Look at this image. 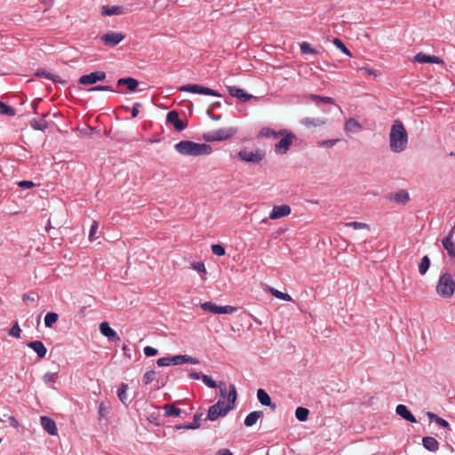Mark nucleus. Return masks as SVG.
<instances>
[{"label":"nucleus","instance_id":"4c0bfd02","mask_svg":"<svg viewBox=\"0 0 455 455\" xmlns=\"http://www.w3.org/2000/svg\"><path fill=\"white\" fill-rule=\"evenodd\" d=\"M309 414L308 409L298 407L295 411V417L299 421L304 422L307 419Z\"/></svg>","mask_w":455,"mask_h":455},{"label":"nucleus","instance_id":"dca6fc26","mask_svg":"<svg viewBox=\"0 0 455 455\" xmlns=\"http://www.w3.org/2000/svg\"><path fill=\"white\" fill-rule=\"evenodd\" d=\"M414 61L419 63H435V64H443V61L437 56L435 55H427L424 52H419L414 56Z\"/></svg>","mask_w":455,"mask_h":455},{"label":"nucleus","instance_id":"6ab92c4d","mask_svg":"<svg viewBox=\"0 0 455 455\" xmlns=\"http://www.w3.org/2000/svg\"><path fill=\"white\" fill-rule=\"evenodd\" d=\"M395 412L401 418L411 423H416L417 419L414 415L408 410L404 404H398L395 408Z\"/></svg>","mask_w":455,"mask_h":455},{"label":"nucleus","instance_id":"473e14b6","mask_svg":"<svg viewBox=\"0 0 455 455\" xmlns=\"http://www.w3.org/2000/svg\"><path fill=\"white\" fill-rule=\"evenodd\" d=\"M442 244L451 258H455V243L450 237H444Z\"/></svg>","mask_w":455,"mask_h":455},{"label":"nucleus","instance_id":"f8f14e48","mask_svg":"<svg viewBox=\"0 0 455 455\" xmlns=\"http://www.w3.org/2000/svg\"><path fill=\"white\" fill-rule=\"evenodd\" d=\"M101 41L108 46H116L124 39V35L119 32L109 31L101 36Z\"/></svg>","mask_w":455,"mask_h":455},{"label":"nucleus","instance_id":"1a4fd4ad","mask_svg":"<svg viewBox=\"0 0 455 455\" xmlns=\"http://www.w3.org/2000/svg\"><path fill=\"white\" fill-rule=\"evenodd\" d=\"M106 73L104 71H94L88 75H83L78 79V84L81 85H92L98 82L106 79Z\"/></svg>","mask_w":455,"mask_h":455},{"label":"nucleus","instance_id":"9d476101","mask_svg":"<svg viewBox=\"0 0 455 455\" xmlns=\"http://www.w3.org/2000/svg\"><path fill=\"white\" fill-rule=\"evenodd\" d=\"M224 401L220 399L215 404L212 405L209 410L205 420L214 421L219 417L226 416L229 411H226V407H222Z\"/></svg>","mask_w":455,"mask_h":455},{"label":"nucleus","instance_id":"f03ea898","mask_svg":"<svg viewBox=\"0 0 455 455\" xmlns=\"http://www.w3.org/2000/svg\"><path fill=\"white\" fill-rule=\"evenodd\" d=\"M175 150L182 156H199L210 155L212 148L205 143L181 140L174 145Z\"/></svg>","mask_w":455,"mask_h":455},{"label":"nucleus","instance_id":"a211bd4d","mask_svg":"<svg viewBox=\"0 0 455 455\" xmlns=\"http://www.w3.org/2000/svg\"><path fill=\"white\" fill-rule=\"evenodd\" d=\"M257 398L262 405L268 406L271 409V411H275L276 409V404L272 403L271 397L266 392V390L262 388L258 389Z\"/></svg>","mask_w":455,"mask_h":455},{"label":"nucleus","instance_id":"39448f33","mask_svg":"<svg viewBox=\"0 0 455 455\" xmlns=\"http://www.w3.org/2000/svg\"><path fill=\"white\" fill-rule=\"evenodd\" d=\"M179 91L196 94L211 95L215 97L222 96L218 91L205 87L198 84H188L182 85L179 88Z\"/></svg>","mask_w":455,"mask_h":455},{"label":"nucleus","instance_id":"338daca9","mask_svg":"<svg viewBox=\"0 0 455 455\" xmlns=\"http://www.w3.org/2000/svg\"><path fill=\"white\" fill-rule=\"evenodd\" d=\"M215 455H233V453L228 449H220Z\"/></svg>","mask_w":455,"mask_h":455},{"label":"nucleus","instance_id":"e2e57ef3","mask_svg":"<svg viewBox=\"0 0 455 455\" xmlns=\"http://www.w3.org/2000/svg\"><path fill=\"white\" fill-rule=\"evenodd\" d=\"M97 228H98V224L96 222H93V224L92 225L91 229H90V234H89L90 240L94 239V235L97 231Z\"/></svg>","mask_w":455,"mask_h":455},{"label":"nucleus","instance_id":"7c9ffc66","mask_svg":"<svg viewBox=\"0 0 455 455\" xmlns=\"http://www.w3.org/2000/svg\"><path fill=\"white\" fill-rule=\"evenodd\" d=\"M49 115V113L44 115L43 118L39 119H32L30 121V126L36 131H42L44 132L48 127L47 122L44 120V117H46Z\"/></svg>","mask_w":455,"mask_h":455},{"label":"nucleus","instance_id":"ea45409f","mask_svg":"<svg viewBox=\"0 0 455 455\" xmlns=\"http://www.w3.org/2000/svg\"><path fill=\"white\" fill-rule=\"evenodd\" d=\"M165 415L168 417H177L180 415L181 410L173 404L164 405Z\"/></svg>","mask_w":455,"mask_h":455},{"label":"nucleus","instance_id":"412c9836","mask_svg":"<svg viewBox=\"0 0 455 455\" xmlns=\"http://www.w3.org/2000/svg\"><path fill=\"white\" fill-rule=\"evenodd\" d=\"M117 86H126L130 92H135L139 86V81L133 77H124L117 79Z\"/></svg>","mask_w":455,"mask_h":455},{"label":"nucleus","instance_id":"864d4df0","mask_svg":"<svg viewBox=\"0 0 455 455\" xmlns=\"http://www.w3.org/2000/svg\"><path fill=\"white\" fill-rule=\"evenodd\" d=\"M212 251L217 256H224L226 253V250L221 244L212 245Z\"/></svg>","mask_w":455,"mask_h":455},{"label":"nucleus","instance_id":"774afa93","mask_svg":"<svg viewBox=\"0 0 455 455\" xmlns=\"http://www.w3.org/2000/svg\"><path fill=\"white\" fill-rule=\"evenodd\" d=\"M188 376H189V378H190L191 379H202V375H201L200 373H198V372H194V371H192V372H190V373H189V375H188Z\"/></svg>","mask_w":455,"mask_h":455},{"label":"nucleus","instance_id":"79ce46f5","mask_svg":"<svg viewBox=\"0 0 455 455\" xmlns=\"http://www.w3.org/2000/svg\"><path fill=\"white\" fill-rule=\"evenodd\" d=\"M0 114L5 115L8 116H15L16 111L12 107L7 105L6 103H4L3 101H0Z\"/></svg>","mask_w":455,"mask_h":455},{"label":"nucleus","instance_id":"0e129e2a","mask_svg":"<svg viewBox=\"0 0 455 455\" xmlns=\"http://www.w3.org/2000/svg\"><path fill=\"white\" fill-rule=\"evenodd\" d=\"M219 387H220V395L225 398L226 397V393H227V385L225 382H220L219 384Z\"/></svg>","mask_w":455,"mask_h":455},{"label":"nucleus","instance_id":"603ef678","mask_svg":"<svg viewBox=\"0 0 455 455\" xmlns=\"http://www.w3.org/2000/svg\"><path fill=\"white\" fill-rule=\"evenodd\" d=\"M202 380L203 382L209 387L211 388H216L217 387V383L215 380H213L212 379V377L206 375V374H202Z\"/></svg>","mask_w":455,"mask_h":455},{"label":"nucleus","instance_id":"cd10ccee","mask_svg":"<svg viewBox=\"0 0 455 455\" xmlns=\"http://www.w3.org/2000/svg\"><path fill=\"white\" fill-rule=\"evenodd\" d=\"M264 416L263 411H254L250 412L244 419V425L247 427H252L259 419L262 418Z\"/></svg>","mask_w":455,"mask_h":455},{"label":"nucleus","instance_id":"a18cd8bd","mask_svg":"<svg viewBox=\"0 0 455 455\" xmlns=\"http://www.w3.org/2000/svg\"><path fill=\"white\" fill-rule=\"evenodd\" d=\"M270 292L272 295H274L275 298L285 300V301H291L292 299L288 293H283L278 290H275L274 288L270 289Z\"/></svg>","mask_w":455,"mask_h":455},{"label":"nucleus","instance_id":"393cba45","mask_svg":"<svg viewBox=\"0 0 455 455\" xmlns=\"http://www.w3.org/2000/svg\"><path fill=\"white\" fill-rule=\"evenodd\" d=\"M422 445L426 450H427L431 452H435L439 449L438 441L435 437H432V436L423 437Z\"/></svg>","mask_w":455,"mask_h":455},{"label":"nucleus","instance_id":"2eb2a0df","mask_svg":"<svg viewBox=\"0 0 455 455\" xmlns=\"http://www.w3.org/2000/svg\"><path fill=\"white\" fill-rule=\"evenodd\" d=\"M40 421L44 431L50 435H56L58 434L56 422L52 418L48 416H42Z\"/></svg>","mask_w":455,"mask_h":455},{"label":"nucleus","instance_id":"a19ab883","mask_svg":"<svg viewBox=\"0 0 455 455\" xmlns=\"http://www.w3.org/2000/svg\"><path fill=\"white\" fill-rule=\"evenodd\" d=\"M309 99L312 100L313 101H315V102H323V103H328V104H334L335 103V100L331 97H328V96H321V95H316V94H310L309 95Z\"/></svg>","mask_w":455,"mask_h":455},{"label":"nucleus","instance_id":"6e6552de","mask_svg":"<svg viewBox=\"0 0 455 455\" xmlns=\"http://www.w3.org/2000/svg\"><path fill=\"white\" fill-rule=\"evenodd\" d=\"M239 159L244 162L258 164L265 157V152L261 149L256 151L240 150L237 153Z\"/></svg>","mask_w":455,"mask_h":455},{"label":"nucleus","instance_id":"f704fd0d","mask_svg":"<svg viewBox=\"0 0 455 455\" xmlns=\"http://www.w3.org/2000/svg\"><path fill=\"white\" fill-rule=\"evenodd\" d=\"M299 49L302 54L319 55L320 52L312 47L307 42H303L299 44Z\"/></svg>","mask_w":455,"mask_h":455},{"label":"nucleus","instance_id":"20e7f679","mask_svg":"<svg viewBox=\"0 0 455 455\" xmlns=\"http://www.w3.org/2000/svg\"><path fill=\"white\" fill-rule=\"evenodd\" d=\"M237 132V129L234 127L220 128L204 133L203 139L206 142L223 141L233 137Z\"/></svg>","mask_w":455,"mask_h":455},{"label":"nucleus","instance_id":"c85d7f7f","mask_svg":"<svg viewBox=\"0 0 455 455\" xmlns=\"http://www.w3.org/2000/svg\"><path fill=\"white\" fill-rule=\"evenodd\" d=\"M125 13L124 8L123 6L114 5V6H103L101 10V14L105 16H112V15H120Z\"/></svg>","mask_w":455,"mask_h":455},{"label":"nucleus","instance_id":"13d9d810","mask_svg":"<svg viewBox=\"0 0 455 455\" xmlns=\"http://www.w3.org/2000/svg\"><path fill=\"white\" fill-rule=\"evenodd\" d=\"M191 267L194 269V270H196L197 272L199 273H205L206 272V269H205V266L203 262H193L191 264Z\"/></svg>","mask_w":455,"mask_h":455},{"label":"nucleus","instance_id":"49530a36","mask_svg":"<svg viewBox=\"0 0 455 455\" xmlns=\"http://www.w3.org/2000/svg\"><path fill=\"white\" fill-rule=\"evenodd\" d=\"M201 426L200 423H186V424H179L174 427L175 429H197Z\"/></svg>","mask_w":455,"mask_h":455},{"label":"nucleus","instance_id":"aec40b11","mask_svg":"<svg viewBox=\"0 0 455 455\" xmlns=\"http://www.w3.org/2000/svg\"><path fill=\"white\" fill-rule=\"evenodd\" d=\"M228 91L232 97L243 100V101H248L253 98L251 94H249L245 92L243 89L235 86H228Z\"/></svg>","mask_w":455,"mask_h":455},{"label":"nucleus","instance_id":"ddd939ff","mask_svg":"<svg viewBox=\"0 0 455 455\" xmlns=\"http://www.w3.org/2000/svg\"><path fill=\"white\" fill-rule=\"evenodd\" d=\"M291 209L288 204L275 205L269 214L270 220H278L291 214Z\"/></svg>","mask_w":455,"mask_h":455},{"label":"nucleus","instance_id":"72a5a7b5","mask_svg":"<svg viewBox=\"0 0 455 455\" xmlns=\"http://www.w3.org/2000/svg\"><path fill=\"white\" fill-rule=\"evenodd\" d=\"M128 385L125 383H122L117 390V396L119 400L125 405H128L130 403L127 395Z\"/></svg>","mask_w":455,"mask_h":455},{"label":"nucleus","instance_id":"c9c22d12","mask_svg":"<svg viewBox=\"0 0 455 455\" xmlns=\"http://www.w3.org/2000/svg\"><path fill=\"white\" fill-rule=\"evenodd\" d=\"M59 320V315L55 312H49L44 316V325L47 328H52Z\"/></svg>","mask_w":455,"mask_h":455},{"label":"nucleus","instance_id":"5fc2aeb1","mask_svg":"<svg viewBox=\"0 0 455 455\" xmlns=\"http://www.w3.org/2000/svg\"><path fill=\"white\" fill-rule=\"evenodd\" d=\"M20 333H21V329L20 328L19 323L16 322L12 325L11 330L9 331V335L12 336V337H15V338H20Z\"/></svg>","mask_w":455,"mask_h":455},{"label":"nucleus","instance_id":"de8ad7c7","mask_svg":"<svg viewBox=\"0 0 455 455\" xmlns=\"http://www.w3.org/2000/svg\"><path fill=\"white\" fill-rule=\"evenodd\" d=\"M109 412V406L105 403H100L99 405V419L100 420L102 418L106 417Z\"/></svg>","mask_w":455,"mask_h":455},{"label":"nucleus","instance_id":"6e6d98bb","mask_svg":"<svg viewBox=\"0 0 455 455\" xmlns=\"http://www.w3.org/2000/svg\"><path fill=\"white\" fill-rule=\"evenodd\" d=\"M339 141V139H335V140H322L318 143V145L320 147H323V148H332L336 145V143Z\"/></svg>","mask_w":455,"mask_h":455},{"label":"nucleus","instance_id":"423d86ee","mask_svg":"<svg viewBox=\"0 0 455 455\" xmlns=\"http://www.w3.org/2000/svg\"><path fill=\"white\" fill-rule=\"evenodd\" d=\"M284 132H283V135L282 136L283 138L275 144V152L277 155L286 154L293 141L296 140V135L293 132L285 129Z\"/></svg>","mask_w":455,"mask_h":455},{"label":"nucleus","instance_id":"9b49d317","mask_svg":"<svg viewBox=\"0 0 455 455\" xmlns=\"http://www.w3.org/2000/svg\"><path fill=\"white\" fill-rule=\"evenodd\" d=\"M166 122L172 124L178 132H181L187 127V124L180 118L176 110H171L167 113Z\"/></svg>","mask_w":455,"mask_h":455},{"label":"nucleus","instance_id":"a878e982","mask_svg":"<svg viewBox=\"0 0 455 455\" xmlns=\"http://www.w3.org/2000/svg\"><path fill=\"white\" fill-rule=\"evenodd\" d=\"M363 129L362 124L353 117L347 119L344 125V130L347 133L358 132Z\"/></svg>","mask_w":455,"mask_h":455},{"label":"nucleus","instance_id":"3c124183","mask_svg":"<svg viewBox=\"0 0 455 455\" xmlns=\"http://www.w3.org/2000/svg\"><path fill=\"white\" fill-rule=\"evenodd\" d=\"M347 227H351L354 229H363V228H370L369 225L366 223L359 222V221H351L346 223Z\"/></svg>","mask_w":455,"mask_h":455},{"label":"nucleus","instance_id":"c756f323","mask_svg":"<svg viewBox=\"0 0 455 455\" xmlns=\"http://www.w3.org/2000/svg\"><path fill=\"white\" fill-rule=\"evenodd\" d=\"M300 123L307 128L311 127H318L326 124V119L324 118H314V117H305L301 119Z\"/></svg>","mask_w":455,"mask_h":455},{"label":"nucleus","instance_id":"4be33fe9","mask_svg":"<svg viewBox=\"0 0 455 455\" xmlns=\"http://www.w3.org/2000/svg\"><path fill=\"white\" fill-rule=\"evenodd\" d=\"M27 346L33 349L39 358H44L47 353L45 346L40 340L30 341L27 344Z\"/></svg>","mask_w":455,"mask_h":455},{"label":"nucleus","instance_id":"680f3d73","mask_svg":"<svg viewBox=\"0 0 455 455\" xmlns=\"http://www.w3.org/2000/svg\"><path fill=\"white\" fill-rule=\"evenodd\" d=\"M37 299L38 295L36 293H25L22 296V300L24 302L36 301Z\"/></svg>","mask_w":455,"mask_h":455},{"label":"nucleus","instance_id":"bb28decb","mask_svg":"<svg viewBox=\"0 0 455 455\" xmlns=\"http://www.w3.org/2000/svg\"><path fill=\"white\" fill-rule=\"evenodd\" d=\"M237 398V393L235 385L230 384L229 385V392L228 395V403L225 406L226 411H230L234 409L235 403Z\"/></svg>","mask_w":455,"mask_h":455},{"label":"nucleus","instance_id":"bf43d9fd","mask_svg":"<svg viewBox=\"0 0 455 455\" xmlns=\"http://www.w3.org/2000/svg\"><path fill=\"white\" fill-rule=\"evenodd\" d=\"M18 186L20 188L28 189V188H34L36 185L31 180H21V181L18 182Z\"/></svg>","mask_w":455,"mask_h":455},{"label":"nucleus","instance_id":"58836bf2","mask_svg":"<svg viewBox=\"0 0 455 455\" xmlns=\"http://www.w3.org/2000/svg\"><path fill=\"white\" fill-rule=\"evenodd\" d=\"M430 267V259L427 255H425L419 264V272L421 275H425Z\"/></svg>","mask_w":455,"mask_h":455},{"label":"nucleus","instance_id":"f3484780","mask_svg":"<svg viewBox=\"0 0 455 455\" xmlns=\"http://www.w3.org/2000/svg\"><path fill=\"white\" fill-rule=\"evenodd\" d=\"M172 365H180L183 363L198 364L199 360L188 355H177L171 356Z\"/></svg>","mask_w":455,"mask_h":455},{"label":"nucleus","instance_id":"09e8293b","mask_svg":"<svg viewBox=\"0 0 455 455\" xmlns=\"http://www.w3.org/2000/svg\"><path fill=\"white\" fill-rule=\"evenodd\" d=\"M87 91L89 92H103V91H110V92H117V91L114 90L111 86H108V85H96V86L87 89Z\"/></svg>","mask_w":455,"mask_h":455},{"label":"nucleus","instance_id":"2f4dec72","mask_svg":"<svg viewBox=\"0 0 455 455\" xmlns=\"http://www.w3.org/2000/svg\"><path fill=\"white\" fill-rule=\"evenodd\" d=\"M283 132H285L284 129L275 132L271 128L264 127L260 130L259 135L261 137H266V138H270V137L277 138V137L283 136Z\"/></svg>","mask_w":455,"mask_h":455},{"label":"nucleus","instance_id":"8fccbe9b","mask_svg":"<svg viewBox=\"0 0 455 455\" xmlns=\"http://www.w3.org/2000/svg\"><path fill=\"white\" fill-rule=\"evenodd\" d=\"M155 377H156V372L154 370H149V371H146L143 376L144 384L148 385L155 379Z\"/></svg>","mask_w":455,"mask_h":455},{"label":"nucleus","instance_id":"69168bd1","mask_svg":"<svg viewBox=\"0 0 455 455\" xmlns=\"http://www.w3.org/2000/svg\"><path fill=\"white\" fill-rule=\"evenodd\" d=\"M140 107V103H134L132 108V116L137 117L139 115V108Z\"/></svg>","mask_w":455,"mask_h":455},{"label":"nucleus","instance_id":"c03bdc74","mask_svg":"<svg viewBox=\"0 0 455 455\" xmlns=\"http://www.w3.org/2000/svg\"><path fill=\"white\" fill-rule=\"evenodd\" d=\"M58 377H59L58 372H46L43 376V380H44V384L50 385V384L55 383L58 379Z\"/></svg>","mask_w":455,"mask_h":455},{"label":"nucleus","instance_id":"0eeeda50","mask_svg":"<svg viewBox=\"0 0 455 455\" xmlns=\"http://www.w3.org/2000/svg\"><path fill=\"white\" fill-rule=\"evenodd\" d=\"M200 307L204 311L211 312L215 315L232 314L236 311V307L233 306H218L210 301L202 303Z\"/></svg>","mask_w":455,"mask_h":455},{"label":"nucleus","instance_id":"7ed1b4c3","mask_svg":"<svg viewBox=\"0 0 455 455\" xmlns=\"http://www.w3.org/2000/svg\"><path fill=\"white\" fill-rule=\"evenodd\" d=\"M455 291V281L448 272L443 273L436 284V293L443 299H450Z\"/></svg>","mask_w":455,"mask_h":455},{"label":"nucleus","instance_id":"5701e85b","mask_svg":"<svg viewBox=\"0 0 455 455\" xmlns=\"http://www.w3.org/2000/svg\"><path fill=\"white\" fill-rule=\"evenodd\" d=\"M36 76L38 77H44V78L51 80L54 83L62 84H67V82L65 80H63L60 76H59L57 75H53V74L46 71L45 69H38L36 72Z\"/></svg>","mask_w":455,"mask_h":455},{"label":"nucleus","instance_id":"4d7b16f0","mask_svg":"<svg viewBox=\"0 0 455 455\" xmlns=\"http://www.w3.org/2000/svg\"><path fill=\"white\" fill-rule=\"evenodd\" d=\"M144 354L148 357H152L158 354V350L153 347L147 346L144 347Z\"/></svg>","mask_w":455,"mask_h":455},{"label":"nucleus","instance_id":"f257e3e1","mask_svg":"<svg viewBox=\"0 0 455 455\" xmlns=\"http://www.w3.org/2000/svg\"><path fill=\"white\" fill-rule=\"evenodd\" d=\"M408 133L400 120H395L389 133V148L392 152L401 153L407 148Z\"/></svg>","mask_w":455,"mask_h":455},{"label":"nucleus","instance_id":"b1692460","mask_svg":"<svg viewBox=\"0 0 455 455\" xmlns=\"http://www.w3.org/2000/svg\"><path fill=\"white\" fill-rule=\"evenodd\" d=\"M390 201L397 204H405L410 201L409 193L403 189H400L389 197Z\"/></svg>","mask_w":455,"mask_h":455},{"label":"nucleus","instance_id":"4468645a","mask_svg":"<svg viewBox=\"0 0 455 455\" xmlns=\"http://www.w3.org/2000/svg\"><path fill=\"white\" fill-rule=\"evenodd\" d=\"M100 333L107 337L110 341H118L120 340V337L117 332L112 329L108 322H102L100 324Z\"/></svg>","mask_w":455,"mask_h":455},{"label":"nucleus","instance_id":"052dcab7","mask_svg":"<svg viewBox=\"0 0 455 455\" xmlns=\"http://www.w3.org/2000/svg\"><path fill=\"white\" fill-rule=\"evenodd\" d=\"M156 364L160 367L172 365L171 356L159 358L156 361Z\"/></svg>","mask_w":455,"mask_h":455},{"label":"nucleus","instance_id":"e433bc0d","mask_svg":"<svg viewBox=\"0 0 455 455\" xmlns=\"http://www.w3.org/2000/svg\"><path fill=\"white\" fill-rule=\"evenodd\" d=\"M427 415L428 419L431 421H435V423H437L441 427H445V428H448L450 427V424H449V422L447 420H445L444 419L437 416L436 414L428 411L427 413Z\"/></svg>","mask_w":455,"mask_h":455},{"label":"nucleus","instance_id":"37998d69","mask_svg":"<svg viewBox=\"0 0 455 455\" xmlns=\"http://www.w3.org/2000/svg\"><path fill=\"white\" fill-rule=\"evenodd\" d=\"M333 44L339 49L343 53H345L347 56H352L351 52L347 49V47L345 45V44L342 42L341 39L335 37L333 39Z\"/></svg>","mask_w":455,"mask_h":455}]
</instances>
